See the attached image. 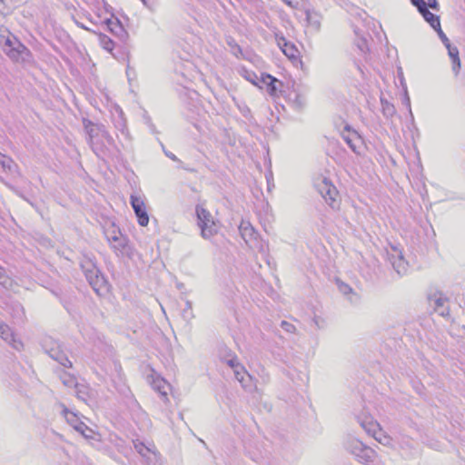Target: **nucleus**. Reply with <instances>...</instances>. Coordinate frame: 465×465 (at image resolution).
<instances>
[{
    "mask_svg": "<svg viewBox=\"0 0 465 465\" xmlns=\"http://www.w3.org/2000/svg\"><path fill=\"white\" fill-rule=\"evenodd\" d=\"M157 390L163 394V396L167 399V393L165 391H162L161 387L157 386Z\"/></svg>",
    "mask_w": 465,
    "mask_h": 465,
    "instance_id": "obj_50",
    "label": "nucleus"
},
{
    "mask_svg": "<svg viewBox=\"0 0 465 465\" xmlns=\"http://www.w3.org/2000/svg\"><path fill=\"white\" fill-rule=\"evenodd\" d=\"M76 431L81 433L85 439H94V431L84 422L83 423V428H79Z\"/></svg>",
    "mask_w": 465,
    "mask_h": 465,
    "instance_id": "obj_33",
    "label": "nucleus"
},
{
    "mask_svg": "<svg viewBox=\"0 0 465 465\" xmlns=\"http://www.w3.org/2000/svg\"><path fill=\"white\" fill-rule=\"evenodd\" d=\"M197 224L201 229V236L209 240L218 232V225L213 221L211 213L205 208L197 205L196 209Z\"/></svg>",
    "mask_w": 465,
    "mask_h": 465,
    "instance_id": "obj_5",
    "label": "nucleus"
},
{
    "mask_svg": "<svg viewBox=\"0 0 465 465\" xmlns=\"http://www.w3.org/2000/svg\"><path fill=\"white\" fill-rule=\"evenodd\" d=\"M107 239L117 256H130L131 247L128 244L127 238L124 236L121 232L117 233L114 232V234L107 236Z\"/></svg>",
    "mask_w": 465,
    "mask_h": 465,
    "instance_id": "obj_10",
    "label": "nucleus"
},
{
    "mask_svg": "<svg viewBox=\"0 0 465 465\" xmlns=\"http://www.w3.org/2000/svg\"><path fill=\"white\" fill-rule=\"evenodd\" d=\"M239 110L245 118H251L252 113L250 108L246 104L239 105Z\"/></svg>",
    "mask_w": 465,
    "mask_h": 465,
    "instance_id": "obj_43",
    "label": "nucleus"
},
{
    "mask_svg": "<svg viewBox=\"0 0 465 465\" xmlns=\"http://www.w3.org/2000/svg\"><path fill=\"white\" fill-rule=\"evenodd\" d=\"M420 14L423 16L426 22L435 30L440 26V16L430 12L428 5L420 10Z\"/></svg>",
    "mask_w": 465,
    "mask_h": 465,
    "instance_id": "obj_23",
    "label": "nucleus"
},
{
    "mask_svg": "<svg viewBox=\"0 0 465 465\" xmlns=\"http://www.w3.org/2000/svg\"><path fill=\"white\" fill-rule=\"evenodd\" d=\"M247 371L245 370L244 366L242 365V370H237L235 369L233 371V374H234V377L235 379L239 381V382H242L244 377L247 375Z\"/></svg>",
    "mask_w": 465,
    "mask_h": 465,
    "instance_id": "obj_38",
    "label": "nucleus"
},
{
    "mask_svg": "<svg viewBox=\"0 0 465 465\" xmlns=\"http://www.w3.org/2000/svg\"><path fill=\"white\" fill-rule=\"evenodd\" d=\"M338 288H339V291L343 293L344 295H348L350 293H352V288L348 285L347 283H344V282H341V283H338Z\"/></svg>",
    "mask_w": 465,
    "mask_h": 465,
    "instance_id": "obj_40",
    "label": "nucleus"
},
{
    "mask_svg": "<svg viewBox=\"0 0 465 465\" xmlns=\"http://www.w3.org/2000/svg\"><path fill=\"white\" fill-rule=\"evenodd\" d=\"M277 45L280 47L282 52L292 61H296L299 58V50L294 44L289 42L282 33L277 32L274 34Z\"/></svg>",
    "mask_w": 465,
    "mask_h": 465,
    "instance_id": "obj_12",
    "label": "nucleus"
},
{
    "mask_svg": "<svg viewBox=\"0 0 465 465\" xmlns=\"http://www.w3.org/2000/svg\"><path fill=\"white\" fill-rule=\"evenodd\" d=\"M435 31L438 33V35L440 38L443 45H445V47H448L449 45H450V42L449 38L446 36L444 32L441 30L440 26L436 28Z\"/></svg>",
    "mask_w": 465,
    "mask_h": 465,
    "instance_id": "obj_39",
    "label": "nucleus"
},
{
    "mask_svg": "<svg viewBox=\"0 0 465 465\" xmlns=\"http://www.w3.org/2000/svg\"><path fill=\"white\" fill-rule=\"evenodd\" d=\"M239 232L244 242L252 245V242L257 240L258 232L249 221L242 220L239 225Z\"/></svg>",
    "mask_w": 465,
    "mask_h": 465,
    "instance_id": "obj_17",
    "label": "nucleus"
},
{
    "mask_svg": "<svg viewBox=\"0 0 465 465\" xmlns=\"http://www.w3.org/2000/svg\"><path fill=\"white\" fill-rule=\"evenodd\" d=\"M59 378L62 383L68 388H73L76 386L78 383L75 376L65 371H61V372L59 373Z\"/></svg>",
    "mask_w": 465,
    "mask_h": 465,
    "instance_id": "obj_24",
    "label": "nucleus"
},
{
    "mask_svg": "<svg viewBox=\"0 0 465 465\" xmlns=\"http://www.w3.org/2000/svg\"><path fill=\"white\" fill-rule=\"evenodd\" d=\"M411 2L414 6L418 8L419 12H420V10L428 5L424 0H411Z\"/></svg>",
    "mask_w": 465,
    "mask_h": 465,
    "instance_id": "obj_45",
    "label": "nucleus"
},
{
    "mask_svg": "<svg viewBox=\"0 0 465 465\" xmlns=\"http://www.w3.org/2000/svg\"><path fill=\"white\" fill-rule=\"evenodd\" d=\"M428 8L430 7L431 9L438 11L440 8L439 3L437 0H428L427 2Z\"/></svg>",
    "mask_w": 465,
    "mask_h": 465,
    "instance_id": "obj_48",
    "label": "nucleus"
},
{
    "mask_svg": "<svg viewBox=\"0 0 465 465\" xmlns=\"http://www.w3.org/2000/svg\"><path fill=\"white\" fill-rule=\"evenodd\" d=\"M400 444H401V447L402 449L404 448H410V449H412L413 448V441L411 439L408 438V437H405L403 436L400 441Z\"/></svg>",
    "mask_w": 465,
    "mask_h": 465,
    "instance_id": "obj_42",
    "label": "nucleus"
},
{
    "mask_svg": "<svg viewBox=\"0 0 465 465\" xmlns=\"http://www.w3.org/2000/svg\"><path fill=\"white\" fill-rule=\"evenodd\" d=\"M228 45L231 47V52L235 55L238 56L240 54H242V48L241 46L232 39L229 38L227 40Z\"/></svg>",
    "mask_w": 465,
    "mask_h": 465,
    "instance_id": "obj_34",
    "label": "nucleus"
},
{
    "mask_svg": "<svg viewBox=\"0 0 465 465\" xmlns=\"http://www.w3.org/2000/svg\"><path fill=\"white\" fill-rule=\"evenodd\" d=\"M294 104L297 107L302 108L305 104V98L300 94H295Z\"/></svg>",
    "mask_w": 465,
    "mask_h": 465,
    "instance_id": "obj_46",
    "label": "nucleus"
},
{
    "mask_svg": "<svg viewBox=\"0 0 465 465\" xmlns=\"http://www.w3.org/2000/svg\"><path fill=\"white\" fill-rule=\"evenodd\" d=\"M357 46L361 53H366V51L368 50L367 42L365 39L360 40V42L357 44Z\"/></svg>",
    "mask_w": 465,
    "mask_h": 465,
    "instance_id": "obj_47",
    "label": "nucleus"
},
{
    "mask_svg": "<svg viewBox=\"0 0 465 465\" xmlns=\"http://www.w3.org/2000/svg\"><path fill=\"white\" fill-rule=\"evenodd\" d=\"M103 139L106 141L108 145L113 146L118 153H120V149L116 146L115 141L113 138V136L109 134V132L104 128V132L101 135V141L103 142Z\"/></svg>",
    "mask_w": 465,
    "mask_h": 465,
    "instance_id": "obj_30",
    "label": "nucleus"
},
{
    "mask_svg": "<svg viewBox=\"0 0 465 465\" xmlns=\"http://www.w3.org/2000/svg\"><path fill=\"white\" fill-rule=\"evenodd\" d=\"M305 14L309 26L318 32L321 28L322 15L314 10H306Z\"/></svg>",
    "mask_w": 465,
    "mask_h": 465,
    "instance_id": "obj_20",
    "label": "nucleus"
},
{
    "mask_svg": "<svg viewBox=\"0 0 465 465\" xmlns=\"http://www.w3.org/2000/svg\"><path fill=\"white\" fill-rule=\"evenodd\" d=\"M388 260L400 276L408 272L409 263L404 259L402 252L397 247H391V251L388 252Z\"/></svg>",
    "mask_w": 465,
    "mask_h": 465,
    "instance_id": "obj_9",
    "label": "nucleus"
},
{
    "mask_svg": "<svg viewBox=\"0 0 465 465\" xmlns=\"http://www.w3.org/2000/svg\"><path fill=\"white\" fill-rule=\"evenodd\" d=\"M313 321H314L315 324L319 327V322H318V320H317L316 318H314V320H313Z\"/></svg>",
    "mask_w": 465,
    "mask_h": 465,
    "instance_id": "obj_54",
    "label": "nucleus"
},
{
    "mask_svg": "<svg viewBox=\"0 0 465 465\" xmlns=\"http://www.w3.org/2000/svg\"><path fill=\"white\" fill-rule=\"evenodd\" d=\"M315 186L328 205H330L332 209L338 206V191L330 180L324 177L321 179Z\"/></svg>",
    "mask_w": 465,
    "mask_h": 465,
    "instance_id": "obj_7",
    "label": "nucleus"
},
{
    "mask_svg": "<svg viewBox=\"0 0 465 465\" xmlns=\"http://www.w3.org/2000/svg\"><path fill=\"white\" fill-rule=\"evenodd\" d=\"M3 1L4 0H0V13H4V8L2 7V5H3Z\"/></svg>",
    "mask_w": 465,
    "mask_h": 465,
    "instance_id": "obj_51",
    "label": "nucleus"
},
{
    "mask_svg": "<svg viewBox=\"0 0 465 465\" xmlns=\"http://www.w3.org/2000/svg\"><path fill=\"white\" fill-rule=\"evenodd\" d=\"M98 38L101 46L107 52L113 54L114 42L109 36L102 33L98 35Z\"/></svg>",
    "mask_w": 465,
    "mask_h": 465,
    "instance_id": "obj_25",
    "label": "nucleus"
},
{
    "mask_svg": "<svg viewBox=\"0 0 465 465\" xmlns=\"http://www.w3.org/2000/svg\"><path fill=\"white\" fill-rule=\"evenodd\" d=\"M114 125L118 132L122 134L124 141H120L124 149H128L131 146V135L127 129L126 120L124 118V113L120 110L117 119H114Z\"/></svg>",
    "mask_w": 465,
    "mask_h": 465,
    "instance_id": "obj_15",
    "label": "nucleus"
},
{
    "mask_svg": "<svg viewBox=\"0 0 465 465\" xmlns=\"http://www.w3.org/2000/svg\"><path fill=\"white\" fill-rule=\"evenodd\" d=\"M341 136L351 151L360 155L363 150V139L349 124H345Z\"/></svg>",
    "mask_w": 465,
    "mask_h": 465,
    "instance_id": "obj_8",
    "label": "nucleus"
},
{
    "mask_svg": "<svg viewBox=\"0 0 465 465\" xmlns=\"http://www.w3.org/2000/svg\"><path fill=\"white\" fill-rule=\"evenodd\" d=\"M57 406L61 409V414L65 419L66 422L72 426L75 430L83 428L84 421L81 420L78 414L69 410L64 403L59 402Z\"/></svg>",
    "mask_w": 465,
    "mask_h": 465,
    "instance_id": "obj_16",
    "label": "nucleus"
},
{
    "mask_svg": "<svg viewBox=\"0 0 465 465\" xmlns=\"http://www.w3.org/2000/svg\"><path fill=\"white\" fill-rule=\"evenodd\" d=\"M260 249H261V251H262V252H264V250H263V246H262V245H261V248H260Z\"/></svg>",
    "mask_w": 465,
    "mask_h": 465,
    "instance_id": "obj_57",
    "label": "nucleus"
},
{
    "mask_svg": "<svg viewBox=\"0 0 465 465\" xmlns=\"http://www.w3.org/2000/svg\"><path fill=\"white\" fill-rule=\"evenodd\" d=\"M263 84L266 85V87L268 86V81H265V82H262Z\"/></svg>",
    "mask_w": 465,
    "mask_h": 465,
    "instance_id": "obj_55",
    "label": "nucleus"
},
{
    "mask_svg": "<svg viewBox=\"0 0 465 465\" xmlns=\"http://www.w3.org/2000/svg\"><path fill=\"white\" fill-rule=\"evenodd\" d=\"M242 381H243L240 382V383H241L242 387L244 389V391H246L248 392H252L256 390L257 387H256L254 379L252 378V375L247 373V375L244 377V379Z\"/></svg>",
    "mask_w": 465,
    "mask_h": 465,
    "instance_id": "obj_28",
    "label": "nucleus"
},
{
    "mask_svg": "<svg viewBox=\"0 0 465 465\" xmlns=\"http://www.w3.org/2000/svg\"><path fill=\"white\" fill-rule=\"evenodd\" d=\"M219 358L222 361L225 362L232 371L235 369L242 370V364L239 361L235 353L227 346L223 345L219 348Z\"/></svg>",
    "mask_w": 465,
    "mask_h": 465,
    "instance_id": "obj_14",
    "label": "nucleus"
},
{
    "mask_svg": "<svg viewBox=\"0 0 465 465\" xmlns=\"http://www.w3.org/2000/svg\"><path fill=\"white\" fill-rule=\"evenodd\" d=\"M281 327L289 333H293L296 331L295 326L292 323L286 321H282L281 322Z\"/></svg>",
    "mask_w": 465,
    "mask_h": 465,
    "instance_id": "obj_41",
    "label": "nucleus"
},
{
    "mask_svg": "<svg viewBox=\"0 0 465 465\" xmlns=\"http://www.w3.org/2000/svg\"><path fill=\"white\" fill-rule=\"evenodd\" d=\"M4 322H0V326H3Z\"/></svg>",
    "mask_w": 465,
    "mask_h": 465,
    "instance_id": "obj_59",
    "label": "nucleus"
},
{
    "mask_svg": "<svg viewBox=\"0 0 465 465\" xmlns=\"http://www.w3.org/2000/svg\"><path fill=\"white\" fill-rule=\"evenodd\" d=\"M287 5H291L292 2L290 0H283Z\"/></svg>",
    "mask_w": 465,
    "mask_h": 465,
    "instance_id": "obj_53",
    "label": "nucleus"
},
{
    "mask_svg": "<svg viewBox=\"0 0 465 465\" xmlns=\"http://www.w3.org/2000/svg\"><path fill=\"white\" fill-rule=\"evenodd\" d=\"M83 124L86 134V141L91 147L92 151L99 158H104L107 154L108 149L101 141V135L104 132V125L101 124H94L92 121L84 118Z\"/></svg>",
    "mask_w": 465,
    "mask_h": 465,
    "instance_id": "obj_2",
    "label": "nucleus"
},
{
    "mask_svg": "<svg viewBox=\"0 0 465 465\" xmlns=\"http://www.w3.org/2000/svg\"><path fill=\"white\" fill-rule=\"evenodd\" d=\"M104 24L106 25L108 30L122 43L124 44L127 42L129 38L128 32L124 29V25L118 18L112 17L106 19Z\"/></svg>",
    "mask_w": 465,
    "mask_h": 465,
    "instance_id": "obj_13",
    "label": "nucleus"
},
{
    "mask_svg": "<svg viewBox=\"0 0 465 465\" xmlns=\"http://www.w3.org/2000/svg\"><path fill=\"white\" fill-rule=\"evenodd\" d=\"M80 267L87 282L97 294L107 291L106 280L97 267L93 255L84 254L80 260Z\"/></svg>",
    "mask_w": 465,
    "mask_h": 465,
    "instance_id": "obj_1",
    "label": "nucleus"
},
{
    "mask_svg": "<svg viewBox=\"0 0 465 465\" xmlns=\"http://www.w3.org/2000/svg\"><path fill=\"white\" fill-rule=\"evenodd\" d=\"M141 1H142V3L143 4V5H145V6H147V5H147V0H141Z\"/></svg>",
    "mask_w": 465,
    "mask_h": 465,
    "instance_id": "obj_52",
    "label": "nucleus"
},
{
    "mask_svg": "<svg viewBox=\"0 0 465 465\" xmlns=\"http://www.w3.org/2000/svg\"><path fill=\"white\" fill-rule=\"evenodd\" d=\"M11 282L10 278L6 275L5 270L0 266V284L7 287Z\"/></svg>",
    "mask_w": 465,
    "mask_h": 465,
    "instance_id": "obj_36",
    "label": "nucleus"
},
{
    "mask_svg": "<svg viewBox=\"0 0 465 465\" xmlns=\"http://www.w3.org/2000/svg\"><path fill=\"white\" fill-rule=\"evenodd\" d=\"M134 445L136 451L143 457H146L147 453L150 452V449L141 441H134Z\"/></svg>",
    "mask_w": 465,
    "mask_h": 465,
    "instance_id": "obj_32",
    "label": "nucleus"
},
{
    "mask_svg": "<svg viewBox=\"0 0 465 465\" xmlns=\"http://www.w3.org/2000/svg\"><path fill=\"white\" fill-rule=\"evenodd\" d=\"M381 104L382 114L386 118H391L395 114L396 109L392 104L384 98H381Z\"/></svg>",
    "mask_w": 465,
    "mask_h": 465,
    "instance_id": "obj_26",
    "label": "nucleus"
},
{
    "mask_svg": "<svg viewBox=\"0 0 465 465\" xmlns=\"http://www.w3.org/2000/svg\"><path fill=\"white\" fill-rule=\"evenodd\" d=\"M130 203L137 217L138 223L141 226H146L149 223V216L143 200L140 196L132 194Z\"/></svg>",
    "mask_w": 465,
    "mask_h": 465,
    "instance_id": "obj_11",
    "label": "nucleus"
},
{
    "mask_svg": "<svg viewBox=\"0 0 465 465\" xmlns=\"http://www.w3.org/2000/svg\"><path fill=\"white\" fill-rule=\"evenodd\" d=\"M449 53V56L452 64V71L457 75L460 68V60L459 57V50L455 46L449 45L446 47Z\"/></svg>",
    "mask_w": 465,
    "mask_h": 465,
    "instance_id": "obj_22",
    "label": "nucleus"
},
{
    "mask_svg": "<svg viewBox=\"0 0 465 465\" xmlns=\"http://www.w3.org/2000/svg\"><path fill=\"white\" fill-rule=\"evenodd\" d=\"M0 45L4 52L14 61L25 60L24 54H28L29 50L16 37L8 34H0Z\"/></svg>",
    "mask_w": 465,
    "mask_h": 465,
    "instance_id": "obj_3",
    "label": "nucleus"
},
{
    "mask_svg": "<svg viewBox=\"0 0 465 465\" xmlns=\"http://www.w3.org/2000/svg\"><path fill=\"white\" fill-rule=\"evenodd\" d=\"M74 388H75L76 397L78 399L85 401H86L85 396L87 395L86 388L84 385H80L79 383H77V385L74 386Z\"/></svg>",
    "mask_w": 465,
    "mask_h": 465,
    "instance_id": "obj_35",
    "label": "nucleus"
},
{
    "mask_svg": "<svg viewBox=\"0 0 465 465\" xmlns=\"http://www.w3.org/2000/svg\"><path fill=\"white\" fill-rule=\"evenodd\" d=\"M0 337L8 344L12 345L15 350H20L23 347V343L20 341L15 340L10 327L5 323L3 326H0Z\"/></svg>",
    "mask_w": 465,
    "mask_h": 465,
    "instance_id": "obj_19",
    "label": "nucleus"
},
{
    "mask_svg": "<svg viewBox=\"0 0 465 465\" xmlns=\"http://www.w3.org/2000/svg\"><path fill=\"white\" fill-rule=\"evenodd\" d=\"M402 103L408 108L410 115H411V119L413 120V114H412L411 108V100L408 95L407 90H405V95H404Z\"/></svg>",
    "mask_w": 465,
    "mask_h": 465,
    "instance_id": "obj_44",
    "label": "nucleus"
},
{
    "mask_svg": "<svg viewBox=\"0 0 465 465\" xmlns=\"http://www.w3.org/2000/svg\"><path fill=\"white\" fill-rule=\"evenodd\" d=\"M244 78L247 81L251 82L253 85L262 88V86L260 85L261 77L259 78L254 72H246V74H244Z\"/></svg>",
    "mask_w": 465,
    "mask_h": 465,
    "instance_id": "obj_31",
    "label": "nucleus"
},
{
    "mask_svg": "<svg viewBox=\"0 0 465 465\" xmlns=\"http://www.w3.org/2000/svg\"><path fill=\"white\" fill-rule=\"evenodd\" d=\"M42 347L46 354L62 366L65 368L73 367V363L68 359L66 351L60 341L53 339L52 337H45L42 341Z\"/></svg>",
    "mask_w": 465,
    "mask_h": 465,
    "instance_id": "obj_4",
    "label": "nucleus"
},
{
    "mask_svg": "<svg viewBox=\"0 0 465 465\" xmlns=\"http://www.w3.org/2000/svg\"><path fill=\"white\" fill-rule=\"evenodd\" d=\"M268 81V86L266 87L267 92L270 95L274 96L277 92V85L276 84H282V82H280L277 78L273 77L272 75L269 74H261V82Z\"/></svg>",
    "mask_w": 465,
    "mask_h": 465,
    "instance_id": "obj_21",
    "label": "nucleus"
},
{
    "mask_svg": "<svg viewBox=\"0 0 465 465\" xmlns=\"http://www.w3.org/2000/svg\"><path fill=\"white\" fill-rule=\"evenodd\" d=\"M163 152H164V154L170 158L171 160L174 161V162H179L180 160L175 156V154H173V153L171 152H168V151H165L163 149Z\"/></svg>",
    "mask_w": 465,
    "mask_h": 465,
    "instance_id": "obj_49",
    "label": "nucleus"
},
{
    "mask_svg": "<svg viewBox=\"0 0 465 465\" xmlns=\"http://www.w3.org/2000/svg\"><path fill=\"white\" fill-rule=\"evenodd\" d=\"M346 449L354 455L358 460L365 465H371L374 461L375 451L358 440H351L346 443Z\"/></svg>",
    "mask_w": 465,
    "mask_h": 465,
    "instance_id": "obj_6",
    "label": "nucleus"
},
{
    "mask_svg": "<svg viewBox=\"0 0 465 465\" xmlns=\"http://www.w3.org/2000/svg\"><path fill=\"white\" fill-rule=\"evenodd\" d=\"M357 421L360 426L370 435L376 438V431L379 428V423L373 420L371 416H358Z\"/></svg>",
    "mask_w": 465,
    "mask_h": 465,
    "instance_id": "obj_18",
    "label": "nucleus"
},
{
    "mask_svg": "<svg viewBox=\"0 0 465 465\" xmlns=\"http://www.w3.org/2000/svg\"><path fill=\"white\" fill-rule=\"evenodd\" d=\"M223 355H226L228 357V352L223 351Z\"/></svg>",
    "mask_w": 465,
    "mask_h": 465,
    "instance_id": "obj_58",
    "label": "nucleus"
},
{
    "mask_svg": "<svg viewBox=\"0 0 465 465\" xmlns=\"http://www.w3.org/2000/svg\"><path fill=\"white\" fill-rule=\"evenodd\" d=\"M0 164L5 171L12 172L16 166L13 159L2 153H0Z\"/></svg>",
    "mask_w": 465,
    "mask_h": 465,
    "instance_id": "obj_27",
    "label": "nucleus"
},
{
    "mask_svg": "<svg viewBox=\"0 0 465 465\" xmlns=\"http://www.w3.org/2000/svg\"><path fill=\"white\" fill-rule=\"evenodd\" d=\"M80 26L85 30H88L87 27H85L84 25H81Z\"/></svg>",
    "mask_w": 465,
    "mask_h": 465,
    "instance_id": "obj_56",
    "label": "nucleus"
},
{
    "mask_svg": "<svg viewBox=\"0 0 465 465\" xmlns=\"http://www.w3.org/2000/svg\"><path fill=\"white\" fill-rule=\"evenodd\" d=\"M444 302H445V300L442 299V298H437L435 299L434 301V304H435V310H438L439 311V313L442 316H444L445 314H447L448 312H445V309H442L440 310V308L443 307L444 305Z\"/></svg>",
    "mask_w": 465,
    "mask_h": 465,
    "instance_id": "obj_37",
    "label": "nucleus"
},
{
    "mask_svg": "<svg viewBox=\"0 0 465 465\" xmlns=\"http://www.w3.org/2000/svg\"><path fill=\"white\" fill-rule=\"evenodd\" d=\"M182 317L186 322H190L194 318L193 304L190 301L185 302V306L182 310Z\"/></svg>",
    "mask_w": 465,
    "mask_h": 465,
    "instance_id": "obj_29",
    "label": "nucleus"
}]
</instances>
